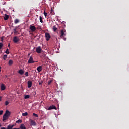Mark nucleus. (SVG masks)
Here are the masks:
<instances>
[{
	"label": "nucleus",
	"instance_id": "1",
	"mask_svg": "<svg viewBox=\"0 0 129 129\" xmlns=\"http://www.w3.org/2000/svg\"><path fill=\"white\" fill-rule=\"evenodd\" d=\"M14 126H15V125H8L7 126V128H6V127H2L1 128V129H20V128H13L14 127Z\"/></svg>",
	"mask_w": 129,
	"mask_h": 129
},
{
	"label": "nucleus",
	"instance_id": "2",
	"mask_svg": "<svg viewBox=\"0 0 129 129\" xmlns=\"http://www.w3.org/2000/svg\"><path fill=\"white\" fill-rule=\"evenodd\" d=\"M42 51H43V49H42L41 46H38L36 48V53H38V54H41V53H42Z\"/></svg>",
	"mask_w": 129,
	"mask_h": 129
},
{
	"label": "nucleus",
	"instance_id": "3",
	"mask_svg": "<svg viewBox=\"0 0 129 129\" xmlns=\"http://www.w3.org/2000/svg\"><path fill=\"white\" fill-rule=\"evenodd\" d=\"M65 32H66V30L65 29H62L60 31V37L63 38V37H65L66 36V34H65Z\"/></svg>",
	"mask_w": 129,
	"mask_h": 129
},
{
	"label": "nucleus",
	"instance_id": "4",
	"mask_svg": "<svg viewBox=\"0 0 129 129\" xmlns=\"http://www.w3.org/2000/svg\"><path fill=\"white\" fill-rule=\"evenodd\" d=\"M45 37L46 41H49L51 39V35L49 33H45Z\"/></svg>",
	"mask_w": 129,
	"mask_h": 129
},
{
	"label": "nucleus",
	"instance_id": "5",
	"mask_svg": "<svg viewBox=\"0 0 129 129\" xmlns=\"http://www.w3.org/2000/svg\"><path fill=\"white\" fill-rule=\"evenodd\" d=\"M30 125H32V126H36L37 125V123L34 120L30 119Z\"/></svg>",
	"mask_w": 129,
	"mask_h": 129
},
{
	"label": "nucleus",
	"instance_id": "6",
	"mask_svg": "<svg viewBox=\"0 0 129 129\" xmlns=\"http://www.w3.org/2000/svg\"><path fill=\"white\" fill-rule=\"evenodd\" d=\"M29 29H30L31 32H35L37 29L35 26L30 25Z\"/></svg>",
	"mask_w": 129,
	"mask_h": 129
},
{
	"label": "nucleus",
	"instance_id": "7",
	"mask_svg": "<svg viewBox=\"0 0 129 129\" xmlns=\"http://www.w3.org/2000/svg\"><path fill=\"white\" fill-rule=\"evenodd\" d=\"M19 41H20V40L19 39V37H18L17 36H14L13 37V42L14 43H18V42H19Z\"/></svg>",
	"mask_w": 129,
	"mask_h": 129
},
{
	"label": "nucleus",
	"instance_id": "8",
	"mask_svg": "<svg viewBox=\"0 0 129 129\" xmlns=\"http://www.w3.org/2000/svg\"><path fill=\"white\" fill-rule=\"evenodd\" d=\"M51 109H55L57 110V107L55 105H52L49 107L48 110H51Z\"/></svg>",
	"mask_w": 129,
	"mask_h": 129
},
{
	"label": "nucleus",
	"instance_id": "9",
	"mask_svg": "<svg viewBox=\"0 0 129 129\" xmlns=\"http://www.w3.org/2000/svg\"><path fill=\"white\" fill-rule=\"evenodd\" d=\"M32 63H35V61H34L33 57L31 56L29 59L28 60V64H31Z\"/></svg>",
	"mask_w": 129,
	"mask_h": 129
},
{
	"label": "nucleus",
	"instance_id": "10",
	"mask_svg": "<svg viewBox=\"0 0 129 129\" xmlns=\"http://www.w3.org/2000/svg\"><path fill=\"white\" fill-rule=\"evenodd\" d=\"M4 115H6V116L9 117V116L11 115V112H10L9 110H6Z\"/></svg>",
	"mask_w": 129,
	"mask_h": 129
},
{
	"label": "nucleus",
	"instance_id": "11",
	"mask_svg": "<svg viewBox=\"0 0 129 129\" xmlns=\"http://www.w3.org/2000/svg\"><path fill=\"white\" fill-rule=\"evenodd\" d=\"M27 84H28V88L32 87V83L31 81H28Z\"/></svg>",
	"mask_w": 129,
	"mask_h": 129
},
{
	"label": "nucleus",
	"instance_id": "12",
	"mask_svg": "<svg viewBox=\"0 0 129 129\" xmlns=\"http://www.w3.org/2000/svg\"><path fill=\"white\" fill-rule=\"evenodd\" d=\"M20 129H27L26 127V126H25V124H21L19 127Z\"/></svg>",
	"mask_w": 129,
	"mask_h": 129
},
{
	"label": "nucleus",
	"instance_id": "13",
	"mask_svg": "<svg viewBox=\"0 0 129 129\" xmlns=\"http://www.w3.org/2000/svg\"><path fill=\"white\" fill-rule=\"evenodd\" d=\"M37 70L38 72H41L42 70V66H40L38 67L37 68Z\"/></svg>",
	"mask_w": 129,
	"mask_h": 129
},
{
	"label": "nucleus",
	"instance_id": "14",
	"mask_svg": "<svg viewBox=\"0 0 129 129\" xmlns=\"http://www.w3.org/2000/svg\"><path fill=\"white\" fill-rule=\"evenodd\" d=\"M1 90H5L6 89V86L4 84H2L1 85Z\"/></svg>",
	"mask_w": 129,
	"mask_h": 129
},
{
	"label": "nucleus",
	"instance_id": "15",
	"mask_svg": "<svg viewBox=\"0 0 129 129\" xmlns=\"http://www.w3.org/2000/svg\"><path fill=\"white\" fill-rule=\"evenodd\" d=\"M8 118H9V117L4 114L3 116V121H5V120H7V119H8Z\"/></svg>",
	"mask_w": 129,
	"mask_h": 129
},
{
	"label": "nucleus",
	"instance_id": "16",
	"mask_svg": "<svg viewBox=\"0 0 129 129\" xmlns=\"http://www.w3.org/2000/svg\"><path fill=\"white\" fill-rule=\"evenodd\" d=\"M14 63V61L12 60H9L8 64L10 66H11V65H13Z\"/></svg>",
	"mask_w": 129,
	"mask_h": 129
},
{
	"label": "nucleus",
	"instance_id": "17",
	"mask_svg": "<svg viewBox=\"0 0 129 129\" xmlns=\"http://www.w3.org/2000/svg\"><path fill=\"white\" fill-rule=\"evenodd\" d=\"M4 19L5 21H7L9 19V15L5 14Z\"/></svg>",
	"mask_w": 129,
	"mask_h": 129
},
{
	"label": "nucleus",
	"instance_id": "18",
	"mask_svg": "<svg viewBox=\"0 0 129 129\" xmlns=\"http://www.w3.org/2000/svg\"><path fill=\"white\" fill-rule=\"evenodd\" d=\"M18 73L21 74V75H23L24 74V71L23 70H20L18 72Z\"/></svg>",
	"mask_w": 129,
	"mask_h": 129
},
{
	"label": "nucleus",
	"instance_id": "19",
	"mask_svg": "<svg viewBox=\"0 0 129 129\" xmlns=\"http://www.w3.org/2000/svg\"><path fill=\"white\" fill-rule=\"evenodd\" d=\"M41 58H42V59H45L46 58V54H42V55L41 56Z\"/></svg>",
	"mask_w": 129,
	"mask_h": 129
},
{
	"label": "nucleus",
	"instance_id": "20",
	"mask_svg": "<svg viewBox=\"0 0 129 129\" xmlns=\"http://www.w3.org/2000/svg\"><path fill=\"white\" fill-rule=\"evenodd\" d=\"M57 27H56V26L54 25L53 26V30L54 32H56V31H57Z\"/></svg>",
	"mask_w": 129,
	"mask_h": 129
},
{
	"label": "nucleus",
	"instance_id": "21",
	"mask_svg": "<svg viewBox=\"0 0 129 129\" xmlns=\"http://www.w3.org/2000/svg\"><path fill=\"white\" fill-rule=\"evenodd\" d=\"M13 31L14 34H18V30H17V28H14Z\"/></svg>",
	"mask_w": 129,
	"mask_h": 129
},
{
	"label": "nucleus",
	"instance_id": "22",
	"mask_svg": "<svg viewBox=\"0 0 129 129\" xmlns=\"http://www.w3.org/2000/svg\"><path fill=\"white\" fill-rule=\"evenodd\" d=\"M22 116H28V112L22 113Z\"/></svg>",
	"mask_w": 129,
	"mask_h": 129
},
{
	"label": "nucleus",
	"instance_id": "23",
	"mask_svg": "<svg viewBox=\"0 0 129 129\" xmlns=\"http://www.w3.org/2000/svg\"><path fill=\"white\" fill-rule=\"evenodd\" d=\"M8 58V55L5 54L3 56V60H7V58Z\"/></svg>",
	"mask_w": 129,
	"mask_h": 129
},
{
	"label": "nucleus",
	"instance_id": "24",
	"mask_svg": "<svg viewBox=\"0 0 129 129\" xmlns=\"http://www.w3.org/2000/svg\"><path fill=\"white\" fill-rule=\"evenodd\" d=\"M19 22H20V20H19V19H15V20L14 21L15 24H18Z\"/></svg>",
	"mask_w": 129,
	"mask_h": 129
},
{
	"label": "nucleus",
	"instance_id": "25",
	"mask_svg": "<svg viewBox=\"0 0 129 129\" xmlns=\"http://www.w3.org/2000/svg\"><path fill=\"white\" fill-rule=\"evenodd\" d=\"M25 99H28V98H30V95H26L24 97Z\"/></svg>",
	"mask_w": 129,
	"mask_h": 129
},
{
	"label": "nucleus",
	"instance_id": "26",
	"mask_svg": "<svg viewBox=\"0 0 129 129\" xmlns=\"http://www.w3.org/2000/svg\"><path fill=\"white\" fill-rule=\"evenodd\" d=\"M16 123H22V120L19 119L18 120L16 121Z\"/></svg>",
	"mask_w": 129,
	"mask_h": 129
},
{
	"label": "nucleus",
	"instance_id": "27",
	"mask_svg": "<svg viewBox=\"0 0 129 129\" xmlns=\"http://www.w3.org/2000/svg\"><path fill=\"white\" fill-rule=\"evenodd\" d=\"M3 46H4V44H3V43L0 42V50H1V49L3 48Z\"/></svg>",
	"mask_w": 129,
	"mask_h": 129
},
{
	"label": "nucleus",
	"instance_id": "28",
	"mask_svg": "<svg viewBox=\"0 0 129 129\" xmlns=\"http://www.w3.org/2000/svg\"><path fill=\"white\" fill-rule=\"evenodd\" d=\"M5 53L7 54V55H9L10 54V52L9 51V49H7L6 51H5Z\"/></svg>",
	"mask_w": 129,
	"mask_h": 129
},
{
	"label": "nucleus",
	"instance_id": "29",
	"mask_svg": "<svg viewBox=\"0 0 129 129\" xmlns=\"http://www.w3.org/2000/svg\"><path fill=\"white\" fill-rule=\"evenodd\" d=\"M52 81H53V80H50L48 81V85H50V84H51V83H52Z\"/></svg>",
	"mask_w": 129,
	"mask_h": 129
},
{
	"label": "nucleus",
	"instance_id": "30",
	"mask_svg": "<svg viewBox=\"0 0 129 129\" xmlns=\"http://www.w3.org/2000/svg\"><path fill=\"white\" fill-rule=\"evenodd\" d=\"M9 103H10V102H9V101H6V102H5V105H9Z\"/></svg>",
	"mask_w": 129,
	"mask_h": 129
},
{
	"label": "nucleus",
	"instance_id": "31",
	"mask_svg": "<svg viewBox=\"0 0 129 129\" xmlns=\"http://www.w3.org/2000/svg\"><path fill=\"white\" fill-rule=\"evenodd\" d=\"M33 116H35V117H38V114H37L35 113H33Z\"/></svg>",
	"mask_w": 129,
	"mask_h": 129
},
{
	"label": "nucleus",
	"instance_id": "32",
	"mask_svg": "<svg viewBox=\"0 0 129 129\" xmlns=\"http://www.w3.org/2000/svg\"><path fill=\"white\" fill-rule=\"evenodd\" d=\"M39 20H40V23H43V20H42V17L41 16H40Z\"/></svg>",
	"mask_w": 129,
	"mask_h": 129
},
{
	"label": "nucleus",
	"instance_id": "33",
	"mask_svg": "<svg viewBox=\"0 0 129 129\" xmlns=\"http://www.w3.org/2000/svg\"><path fill=\"white\" fill-rule=\"evenodd\" d=\"M29 76V73L28 72H25V76L28 77Z\"/></svg>",
	"mask_w": 129,
	"mask_h": 129
},
{
	"label": "nucleus",
	"instance_id": "34",
	"mask_svg": "<svg viewBox=\"0 0 129 129\" xmlns=\"http://www.w3.org/2000/svg\"><path fill=\"white\" fill-rule=\"evenodd\" d=\"M43 14H44L45 17H46V16H47V13H46V12L44 11V13H43Z\"/></svg>",
	"mask_w": 129,
	"mask_h": 129
},
{
	"label": "nucleus",
	"instance_id": "35",
	"mask_svg": "<svg viewBox=\"0 0 129 129\" xmlns=\"http://www.w3.org/2000/svg\"><path fill=\"white\" fill-rule=\"evenodd\" d=\"M39 85H43V82H39Z\"/></svg>",
	"mask_w": 129,
	"mask_h": 129
},
{
	"label": "nucleus",
	"instance_id": "36",
	"mask_svg": "<svg viewBox=\"0 0 129 129\" xmlns=\"http://www.w3.org/2000/svg\"><path fill=\"white\" fill-rule=\"evenodd\" d=\"M3 112H4L3 110L0 111V115H2V114H3Z\"/></svg>",
	"mask_w": 129,
	"mask_h": 129
},
{
	"label": "nucleus",
	"instance_id": "37",
	"mask_svg": "<svg viewBox=\"0 0 129 129\" xmlns=\"http://www.w3.org/2000/svg\"><path fill=\"white\" fill-rule=\"evenodd\" d=\"M0 101H2V96H0Z\"/></svg>",
	"mask_w": 129,
	"mask_h": 129
},
{
	"label": "nucleus",
	"instance_id": "38",
	"mask_svg": "<svg viewBox=\"0 0 129 129\" xmlns=\"http://www.w3.org/2000/svg\"><path fill=\"white\" fill-rule=\"evenodd\" d=\"M64 23H65V22L63 21L62 24H65Z\"/></svg>",
	"mask_w": 129,
	"mask_h": 129
},
{
	"label": "nucleus",
	"instance_id": "39",
	"mask_svg": "<svg viewBox=\"0 0 129 129\" xmlns=\"http://www.w3.org/2000/svg\"><path fill=\"white\" fill-rule=\"evenodd\" d=\"M8 47L10 48V44H8Z\"/></svg>",
	"mask_w": 129,
	"mask_h": 129
},
{
	"label": "nucleus",
	"instance_id": "40",
	"mask_svg": "<svg viewBox=\"0 0 129 129\" xmlns=\"http://www.w3.org/2000/svg\"><path fill=\"white\" fill-rule=\"evenodd\" d=\"M1 69H2V67H0V72H1Z\"/></svg>",
	"mask_w": 129,
	"mask_h": 129
},
{
	"label": "nucleus",
	"instance_id": "41",
	"mask_svg": "<svg viewBox=\"0 0 129 129\" xmlns=\"http://www.w3.org/2000/svg\"><path fill=\"white\" fill-rule=\"evenodd\" d=\"M30 54H29L28 55V56H30Z\"/></svg>",
	"mask_w": 129,
	"mask_h": 129
},
{
	"label": "nucleus",
	"instance_id": "42",
	"mask_svg": "<svg viewBox=\"0 0 129 129\" xmlns=\"http://www.w3.org/2000/svg\"><path fill=\"white\" fill-rule=\"evenodd\" d=\"M2 126V125L0 124V127Z\"/></svg>",
	"mask_w": 129,
	"mask_h": 129
},
{
	"label": "nucleus",
	"instance_id": "43",
	"mask_svg": "<svg viewBox=\"0 0 129 129\" xmlns=\"http://www.w3.org/2000/svg\"><path fill=\"white\" fill-rule=\"evenodd\" d=\"M53 11V9H51V12Z\"/></svg>",
	"mask_w": 129,
	"mask_h": 129
},
{
	"label": "nucleus",
	"instance_id": "44",
	"mask_svg": "<svg viewBox=\"0 0 129 129\" xmlns=\"http://www.w3.org/2000/svg\"><path fill=\"white\" fill-rule=\"evenodd\" d=\"M36 94V93H35V94Z\"/></svg>",
	"mask_w": 129,
	"mask_h": 129
},
{
	"label": "nucleus",
	"instance_id": "45",
	"mask_svg": "<svg viewBox=\"0 0 129 129\" xmlns=\"http://www.w3.org/2000/svg\"><path fill=\"white\" fill-rule=\"evenodd\" d=\"M36 94V93H35V94Z\"/></svg>",
	"mask_w": 129,
	"mask_h": 129
}]
</instances>
